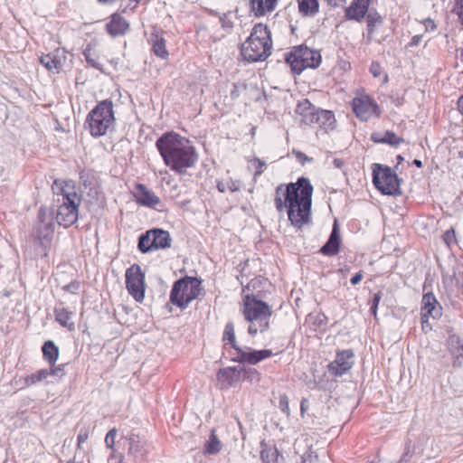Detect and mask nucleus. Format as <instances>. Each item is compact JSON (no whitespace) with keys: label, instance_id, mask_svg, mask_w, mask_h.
<instances>
[{"label":"nucleus","instance_id":"37998d69","mask_svg":"<svg viewBox=\"0 0 463 463\" xmlns=\"http://www.w3.org/2000/svg\"><path fill=\"white\" fill-rule=\"evenodd\" d=\"M83 55L85 57V60L86 61L88 62L89 65H90L91 67L95 68V69H99V70H101V64L99 63L96 59H94L92 57V52H91V49L90 46H88L84 52H83Z\"/></svg>","mask_w":463,"mask_h":463},{"label":"nucleus","instance_id":"5701e85b","mask_svg":"<svg viewBox=\"0 0 463 463\" xmlns=\"http://www.w3.org/2000/svg\"><path fill=\"white\" fill-rule=\"evenodd\" d=\"M340 249V235L336 222H335L331 234L325 243L321 247L319 252L326 256H335L339 252Z\"/></svg>","mask_w":463,"mask_h":463},{"label":"nucleus","instance_id":"8fccbe9b","mask_svg":"<svg viewBox=\"0 0 463 463\" xmlns=\"http://www.w3.org/2000/svg\"><path fill=\"white\" fill-rule=\"evenodd\" d=\"M455 12L463 24V0H456Z\"/></svg>","mask_w":463,"mask_h":463},{"label":"nucleus","instance_id":"c756f323","mask_svg":"<svg viewBox=\"0 0 463 463\" xmlns=\"http://www.w3.org/2000/svg\"><path fill=\"white\" fill-rule=\"evenodd\" d=\"M367 41L371 42L373 33L383 24V18L375 11L371 10L366 14Z\"/></svg>","mask_w":463,"mask_h":463},{"label":"nucleus","instance_id":"13d9d810","mask_svg":"<svg viewBox=\"0 0 463 463\" xmlns=\"http://www.w3.org/2000/svg\"><path fill=\"white\" fill-rule=\"evenodd\" d=\"M363 271H359L351 278V284L357 285L363 279Z\"/></svg>","mask_w":463,"mask_h":463},{"label":"nucleus","instance_id":"423d86ee","mask_svg":"<svg viewBox=\"0 0 463 463\" xmlns=\"http://www.w3.org/2000/svg\"><path fill=\"white\" fill-rule=\"evenodd\" d=\"M115 121L113 102L105 99L97 104L87 116L86 124L93 137L104 136Z\"/></svg>","mask_w":463,"mask_h":463},{"label":"nucleus","instance_id":"79ce46f5","mask_svg":"<svg viewBox=\"0 0 463 463\" xmlns=\"http://www.w3.org/2000/svg\"><path fill=\"white\" fill-rule=\"evenodd\" d=\"M117 434H118L117 429L113 428L109 430V432L107 433V435L105 437V444H106L107 448L110 449L112 450L111 453L114 452L115 454H117L116 450L114 449Z\"/></svg>","mask_w":463,"mask_h":463},{"label":"nucleus","instance_id":"7c9ffc66","mask_svg":"<svg viewBox=\"0 0 463 463\" xmlns=\"http://www.w3.org/2000/svg\"><path fill=\"white\" fill-rule=\"evenodd\" d=\"M335 122V115L330 110L320 109L316 114L314 125L319 128H332Z\"/></svg>","mask_w":463,"mask_h":463},{"label":"nucleus","instance_id":"e433bc0d","mask_svg":"<svg viewBox=\"0 0 463 463\" xmlns=\"http://www.w3.org/2000/svg\"><path fill=\"white\" fill-rule=\"evenodd\" d=\"M222 340L227 341L235 351H237V348H240L236 343L234 325L232 322H228L225 325Z\"/></svg>","mask_w":463,"mask_h":463},{"label":"nucleus","instance_id":"4be33fe9","mask_svg":"<svg viewBox=\"0 0 463 463\" xmlns=\"http://www.w3.org/2000/svg\"><path fill=\"white\" fill-rule=\"evenodd\" d=\"M129 28L127 20L119 14H113L109 22L106 24V30L112 37L124 35Z\"/></svg>","mask_w":463,"mask_h":463},{"label":"nucleus","instance_id":"39448f33","mask_svg":"<svg viewBox=\"0 0 463 463\" xmlns=\"http://www.w3.org/2000/svg\"><path fill=\"white\" fill-rule=\"evenodd\" d=\"M242 313L245 320L250 323V335H255L258 332L262 333L269 328V317L272 315L271 307L255 295L249 294L244 297Z\"/></svg>","mask_w":463,"mask_h":463},{"label":"nucleus","instance_id":"0eeeda50","mask_svg":"<svg viewBox=\"0 0 463 463\" xmlns=\"http://www.w3.org/2000/svg\"><path fill=\"white\" fill-rule=\"evenodd\" d=\"M201 281L194 277H184L176 280L170 292V301L178 307L184 309L201 294Z\"/></svg>","mask_w":463,"mask_h":463},{"label":"nucleus","instance_id":"864d4df0","mask_svg":"<svg viewBox=\"0 0 463 463\" xmlns=\"http://www.w3.org/2000/svg\"><path fill=\"white\" fill-rule=\"evenodd\" d=\"M294 154L298 160L302 164L305 165L306 162H311L312 158L308 157L306 154L300 151H294Z\"/></svg>","mask_w":463,"mask_h":463},{"label":"nucleus","instance_id":"69168bd1","mask_svg":"<svg viewBox=\"0 0 463 463\" xmlns=\"http://www.w3.org/2000/svg\"><path fill=\"white\" fill-rule=\"evenodd\" d=\"M412 164L419 168L422 167V162L420 159H414Z\"/></svg>","mask_w":463,"mask_h":463},{"label":"nucleus","instance_id":"72a5a7b5","mask_svg":"<svg viewBox=\"0 0 463 463\" xmlns=\"http://www.w3.org/2000/svg\"><path fill=\"white\" fill-rule=\"evenodd\" d=\"M372 140L375 143L389 144L392 146H399L403 139L399 137L394 132L386 131L382 137H378V134L372 135Z\"/></svg>","mask_w":463,"mask_h":463},{"label":"nucleus","instance_id":"aec40b11","mask_svg":"<svg viewBox=\"0 0 463 463\" xmlns=\"http://www.w3.org/2000/svg\"><path fill=\"white\" fill-rule=\"evenodd\" d=\"M153 52L159 58L166 59L169 55L166 49V42L163 36V31L154 28L149 38Z\"/></svg>","mask_w":463,"mask_h":463},{"label":"nucleus","instance_id":"09e8293b","mask_svg":"<svg viewBox=\"0 0 463 463\" xmlns=\"http://www.w3.org/2000/svg\"><path fill=\"white\" fill-rule=\"evenodd\" d=\"M65 291H68L72 294H77L80 289V283L77 281H72L63 287Z\"/></svg>","mask_w":463,"mask_h":463},{"label":"nucleus","instance_id":"58836bf2","mask_svg":"<svg viewBox=\"0 0 463 463\" xmlns=\"http://www.w3.org/2000/svg\"><path fill=\"white\" fill-rule=\"evenodd\" d=\"M448 347L450 353H457L463 351V344L459 335L456 334L449 335L448 338Z\"/></svg>","mask_w":463,"mask_h":463},{"label":"nucleus","instance_id":"4468645a","mask_svg":"<svg viewBox=\"0 0 463 463\" xmlns=\"http://www.w3.org/2000/svg\"><path fill=\"white\" fill-rule=\"evenodd\" d=\"M272 351L269 349L254 350L250 347L237 348L236 355L232 361L240 364L248 363L250 364H256L259 362L272 356Z\"/></svg>","mask_w":463,"mask_h":463},{"label":"nucleus","instance_id":"e2e57ef3","mask_svg":"<svg viewBox=\"0 0 463 463\" xmlns=\"http://www.w3.org/2000/svg\"><path fill=\"white\" fill-rule=\"evenodd\" d=\"M231 96L232 99H236L239 97V85L233 84L232 90H231Z\"/></svg>","mask_w":463,"mask_h":463},{"label":"nucleus","instance_id":"680f3d73","mask_svg":"<svg viewBox=\"0 0 463 463\" xmlns=\"http://www.w3.org/2000/svg\"><path fill=\"white\" fill-rule=\"evenodd\" d=\"M421 40H422V35H414V36L411 38V42H410L409 45H410L411 47L417 46V45H419V44H420V43L421 42Z\"/></svg>","mask_w":463,"mask_h":463},{"label":"nucleus","instance_id":"ddd939ff","mask_svg":"<svg viewBox=\"0 0 463 463\" xmlns=\"http://www.w3.org/2000/svg\"><path fill=\"white\" fill-rule=\"evenodd\" d=\"M354 354L351 349L338 351L335 358L331 362L327 368L328 373L334 377H341L348 373L353 367Z\"/></svg>","mask_w":463,"mask_h":463},{"label":"nucleus","instance_id":"f03ea898","mask_svg":"<svg viewBox=\"0 0 463 463\" xmlns=\"http://www.w3.org/2000/svg\"><path fill=\"white\" fill-rule=\"evenodd\" d=\"M156 146L165 165L180 175L193 167L198 159L191 142L175 132L163 134L156 140Z\"/></svg>","mask_w":463,"mask_h":463},{"label":"nucleus","instance_id":"ea45409f","mask_svg":"<svg viewBox=\"0 0 463 463\" xmlns=\"http://www.w3.org/2000/svg\"><path fill=\"white\" fill-rule=\"evenodd\" d=\"M231 15H232L231 11L224 13L222 15H219V20H220L222 28L226 33H231L234 26V23H233Z\"/></svg>","mask_w":463,"mask_h":463},{"label":"nucleus","instance_id":"c9c22d12","mask_svg":"<svg viewBox=\"0 0 463 463\" xmlns=\"http://www.w3.org/2000/svg\"><path fill=\"white\" fill-rule=\"evenodd\" d=\"M151 230L146 232L145 233L141 234L138 239V250L143 252L146 253L153 250V237H152Z\"/></svg>","mask_w":463,"mask_h":463},{"label":"nucleus","instance_id":"a19ab883","mask_svg":"<svg viewBox=\"0 0 463 463\" xmlns=\"http://www.w3.org/2000/svg\"><path fill=\"white\" fill-rule=\"evenodd\" d=\"M240 371L242 373L243 380L250 382H259L260 380V373L254 368H243L240 369Z\"/></svg>","mask_w":463,"mask_h":463},{"label":"nucleus","instance_id":"f8f14e48","mask_svg":"<svg viewBox=\"0 0 463 463\" xmlns=\"http://www.w3.org/2000/svg\"><path fill=\"white\" fill-rule=\"evenodd\" d=\"M46 209L41 208L39 211V223L35 226L33 232L34 244L37 246V253L46 256V248L50 242L52 234V225L45 221Z\"/></svg>","mask_w":463,"mask_h":463},{"label":"nucleus","instance_id":"774afa93","mask_svg":"<svg viewBox=\"0 0 463 463\" xmlns=\"http://www.w3.org/2000/svg\"><path fill=\"white\" fill-rule=\"evenodd\" d=\"M334 164L336 167H341L342 161L340 159H335Z\"/></svg>","mask_w":463,"mask_h":463},{"label":"nucleus","instance_id":"a18cd8bd","mask_svg":"<svg viewBox=\"0 0 463 463\" xmlns=\"http://www.w3.org/2000/svg\"><path fill=\"white\" fill-rule=\"evenodd\" d=\"M279 409L286 413L289 414V406H288V398L286 394H282L279 396Z\"/></svg>","mask_w":463,"mask_h":463},{"label":"nucleus","instance_id":"f3484780","mask_svg":"<svg viewBox=\"0 0 463 463\" xmlns=\"http://www.w3.org/2000/svg\"><path fill=\"white\" fill-rule=\"evenodd\" d=\"M135 197L137 203L142 206L156 209L157 205L161 204L160 198L143 184L136 185Z\"/></svg>","mask_w":463,"mask_h":463},{"label":"nucleus","instance_id":"338daca9","mask_svg":"<svg viewBox=\"0 0 463 463\" xmlns=\"http://www.w3.org/2000/svg\"><path fill=\"white\" fill-rule=\"evenodd\" d=\"M209 14H210V15H213V16H216V17H218V18H219V15H222V14H220V13H218V12H217V11H215V10H210V11H209Z\"/></svg>","mask_w":463,"mask_h":463},{"label":"nucleus","instance_id":"4c0bfd02","mask_svg":"<svg viewBox=\"0 0 463 463\" xmlns=\"http://www.w3.org/2000/svg\"><path fill=\"white\" fill-rule=\"evenodd\" d=\"M217 189L221 193H225L227 190L231 192H237L241 189V183L238 180L229 179L226 182L219 181L217 183Z\"/></svg>","mask_w":463,"mask_h":463},{"label":"nucleus","instance_id":"c03bdc74","mask_svg":"<svg viewBox=\"0 0 463 463\" xmlns=\"http://www.w3.org/2000/svg\"><path fill=\"white\" fill-rule=\"evenodd\" d=\"M381 299H382L381 292L374 294L373 297L370 309H371V313L373 315L374 317H376L377 308H378V305H379Z\"/></svg>","mask_w":463,"mask_h":463},{"label":"nucleus","instance_id":"2f4dec72","mask_svg":"<svg viewBox=\"0 0 463 463\" xmlns=\"http://www.w3.org/2000/svg\"><path fill=\"white\" fill-rule=\"evenodd\" d=\"M42 350L44 359L50 364L52 368H54L59 356L58 346L52 340H48L43 344Z\"/></svg>","mask_w":463,"mask_h":463},{"label":"nucleus","instance_id":"49530a36","mask_svg":"<svg viewBox=\"0 0 463 463\" xmlns=\"http://www.w3.org/2000/svg\"><path fill=\"white\" fill-rule=\"evenodd\" d=\"M453 356V366L461 367L463 364V351H458L457 353H450Z\"/></svg>","mask_w":463,"mask_h":463},{"label":"nucleus","instance_id":"1a4fd4ad","mask_svg":"<svg viewBox=\"0 0 463 463\" xmlns=\"http://www.w3.org/2000/svg\"><path fill=\"white\" fill-rule=\"evenodd\" d=\"M124 446L128 447L126 455L121 453H110L108 461L109 463H137L141 460L146 453L145 449L146 441L134 432L122 437Z\"/></svg>","mask_w":463,"mask_h":463},{"label":"nucleus","instance_id":"dca6fc26","mask_svg":"<svg viewBox=\"0 0 463 463\" xmlns=\"http://www.w3.org/2000/svg\"><path fill=\"white\" fill-rule=\"evenodd\" d=\"M67 61L66 52L63 49L57 48L52 52L42 55L40 62L50 72L60 73Z\"/></svg>","mask_w":463,"mask_h":463},{"label":"nucleus","instance_id":"412c9836","mask_svg":"<svg viewBox=\"0 0 463 463\" xmlns=\"http://www.w3.org/2000/svg\"><path fill=\"white\" fill-rule=\"evenodd\" d=\"M421 315L423 317L438 318L441 316V307L432 293H426L422 298Z\"/></svg>","mask_w":463,"mask_h":463},{"label":"nucleus","instance_id":"473e14b6","mask_svg":"<svg viewBox=\"0 0 463 463\" xmlns=\"http://www.w3.org/2000/svg\"><path fill=\"white\" fill-rule=\"evenodd\" d=\"M299 12L306 16H315L319 11L318 0H298Z\"/></svg>","mask_w":463,"mask_h":463},{"label":"nucleus","instance_id":"f257e3e1","mask_svg":"<svg viewBox=\"0 0 463 463\" xmlns=\"http://www.w3.org/2000/svg\"><path fill=\"white\" fill-rule=\"evenodd\" d=\"M313 185L307 177H298L297 182L279 184L275 189L276 210L287 211L288 221L296 228H302L311 221Z\"/></svg>","mask_w":463,"mask_h":463},{"label":"nucleus","instance_id":"6e6552de","mask_svg":"<svg viewBox=\"0 0 463 463\" xmlns=\"http://www.w3.org/2000/svg\"><path fill=\"white\" fill-rule=\"evenodd\" d=\"M285 61L293 72L300 74L307 68H317L321 63V54L317 50L309 49L305 45H298L293 47L289 52L285 53Z\"/></svg>","mask_w":463,"mask_h":463},{"label":"nucleus","instance_id":"052dcab7","mask_svg":"<svg viewBox=\"0 0 463 463\" xmlns=\"http://www.w3.org/2000/svg\"><path fill=\"white\" fill-rule=\"evenodd\" d=\"M309 408L308 400L307 398H303L300 402V412L303 415Z\"/></svg>","mask_w":463,"mask_h":463},{"label":"nucleus","instance_id":"a211bd4d","mask_svg":"<svg viewBox=\"0 0 463 463\" xmlns=\"http://www.w3.org/2000/svg\"><path fill=\"white\" fill-rule=\"evenodd\" d=\"M372 0H353L350 6L345 9V17L348 20L361 22L368 14Z\"/></svg>","mask_w":463,"mask_h":463},{"label":"nucleus","instance_id":"cd10ccee","mask_svg":"<svg viewBox=\"0 0 463 463\" xmlns=\"http://www.w3.org/2000/svg\"><path fill=\"white\" fill-rule=\"evenodd\" d=\"M151 233L153 234V250L166 249L171 246L172 239L167 231L156 228L151 230Z\"/></svg>","mask_w":463,"mask_h":463},{"label":"nucleus","instance_id":"a878e982","mask_svg":"<svg viewBox=\"0 0 463 463\" xmlns=\"http://www.w3.org/2000/svg\"><path fill=\"white\" fill-rule=\"evenodd\" d=\"M278 0H250L251 11L258 17L272 12L277 5Z\"/></svg>","mask_w":463,"mask_h":463},{"label":"nucleus","instance_id":"3c124183","mask_svg":"<svg viewBox=\"0 0 463 463\" xmlns=\"http://www.w3.org/2000/svg\"><path fill=\"white\" fill-rule=\"evenodd\" d=\"M89 432L87 430H81L78 435V448H81V445L88 439Z\"/></svg>","mask_w":463,"mask_h":463},{"label":"nucleus","instance_id":"7ed1b4c3","mask_svg":"<svg viewBox=\"0 0 463 463\" xmlns=\"http://www.w3.org/2000/svg\"><path fill=\"white\" fill-rule=\"evenodd\" d=\"M52 189L58 196L56 202V221L59 225L70 227L74 224L79 217V206L81 197L75 191V186L69 182L55 180Z\"/></svg>","mask_w":463,"mask_h":463},{"label":"nucleus","instance_id":"603ef678","mask_svg":"<svg viewBox=\"0 0 463 463\" xmlns=\"http://www.w3.org/2000/svg\"><path fill=\"white\" fill-rule=\"evenodd\" d=\"M411 457V445L407 443L405 446V450L400 459V463L408 462Z\"/></svg>","mask_w":463,"mask_h":463},{"label":"nucleus","instance_id":"393cba45","mask_svg":"<svg viewBox=\"0 0 463 463\" xmlns=\"http://www.w3.org/2000/svg\"><path fill=\"white\" fill-rule=\"evenodd\" d=\"M54 316L56 321L63 327H66L70 331L75 329V324L72 321L74 313L68 310L67 308L59 306L54 308Z\"/></svg>","mask_w":463,"mask_h":463},{"label":"nucleus","instance_id":"2eb2a0df","mask_svg":"<svg viewBox=\"0 0 463 463\" xmlns=\"http://www.w3.org/2000/svg\"><path fill=\"white\" fill-rule=\"evenodd\" d=\"M378 106L368 96L354 98L353 99V110L356 117L363 121H367L373 116H378Z\"/></svg>","mask_w":463,"mask_h":463},{"label":"nucleus","instance_id":"6ab92c4d","mask_svg":"<svg viewBox=\"0 0 463 463\" xmlns=\"http://www.w3.org/2000/svg\"><path fill=\"white\" fill-rule=\"evenodd\" d=\"M319 109L316 108L307 99L298 102L296 108V113L301 117V122L305 125H314L317 112Z\"/></svg>","mask_w":463,"mask_h":463},{"label":"nucleus","instance_id":"4d7b16f0","mask_svg":"<svg viewBox=\"0 0 463 463\" xmlns=\"http://www.w3.org/2000/svg\"><path fill=\"white\" fill-rule=\"evenodd\" d=\"M428 318L429 317H423V315H421V327L425 333H428L431 330V326L429 323Z\"/></svg>","mask_w":463,"mask_h":463},{"label":"nucleus","instance_id":"f704fd0d","mask_svg":"<svg viewBox=\"0 0 463 463\" xmlns=\"http://www.w3.org/2000/svg\"><path fill=\"white\" fill-rule=\"evenodd\" d=\"M222 449V444L215 430H212L209 439L204 444L203 454L215 455Z\"/></svg>","mask_w":463,"mask_h":463},{"label":"nucleus","instance_id":"bb28decb","mask_svg":"<svg viewBox=\"0 0 463 463\" xmlns=\"http://www.w3.org/2000/svg\"><path fill=\"white\" fill-rule=\"evenodd\" d=\"M60 372H62L61 367H54L50 369H41L34 373L27 375L24 378V383L26 386H31L36 384L43 380H45L50 375L58 374Z\"/></svg>","mask_w":463,"mask_h":463},{"label":"nucleus","instance_id":"0e129e2a","mask_svg":"<svg viewBox=\"0 0 463 463\" xmlns=\"http://www.w3.org/2000/svg\"><path fill=\"white\" fill-rule=\"evenodd\" d=\"M458 110L463 114V95L458 100Z\"/></svg>","mask_w":463,"mask_h":463},{"label":"nucleus","instance_id":"9d476101","mask_svg":"<svg viewBox=\"0 0 463 463\" xmlns=\"http://www.w3.org/2000/svg\"><path fill=\"white\" fill-rule=\"evenodd\" d=\"M373 183L374 186L383 194L399 195L400 179L390 166L381 164L373 165Z\"/></svg>","mask_w":463,"mask_h":463},{"label":"nucleus","instance_id":"de8ad7c7","mask_svg":"<svg viewBox=\"0 0 463 463\" xmlns=\"http://www.w3.org/2000/svg\"><path fill=\"white\" fill-rule=\"evenodd\" d=\"M369 70L374 78H378L382 74V67L377 61H373Z\"/></svg>","mask_w":463,"mask_h":463},{"label":"nucleus","instance_id":"5fc2aeb1","mask_svg":"<svg viewBox=\"0 0 463 463\" xmlns=\"http://www.w3.org/2000/svg\"><path fill=\"white\" fill-rule=\"evenodd\" d=\"M254 161L258 164L254 174V178H256L263 173V166L265 165V162L261 161L260 158H255Z\"/></svg>","mask_w":463,"mask_h":463},{"label":"nucleus","instance_id":"b1692460","mask_svg":"<svg viewBox=\"0 0 463 463\" xmlns=\"http://www.w3.org/2000/svg\"><path fill=\"white\" fill-rule=\"evenodd\" d=\"M283 456L275 446H269L265 440L260 442V459L262 463H280Z\"/></svg>","mask_w":463,"mask_h":463},{"label":"nucleus","instance_id":"6e6d98bb","mask_svg":"<svg viewBox=\"0 0 463 463\" xmlns=\"http://www.w3.org/2000/svg\"><path fill=\"white\" fill-rule=\"evenodd\" d=\"M455 239V232L453 230H449L444 233V241L449 244Z\"/></svg>","mask_w":463,"mask_h":463},{"label":"nucleus","instance_id":"9b49d317","mask_svg":"<svg viewBox=\"0 0 463 463\" xmlns=\"http://www.w3.org/2000/svg\"><path fill=\"white\" fill-rule=\"evenodd\" d=\"M126 288L128 293L137 302H142L145 298V273L138 264L131 265L126 270Z\"/></svg>","mask_w":463,"mask_h":463},{"label":"nucleus","instance_id":"20e7f679","mask_svg":"<svg viewBox=\"0 0 463 463\" xmlns=\"http://www.w3.org/2000/svg\"><path fill=\"white\" fill-rule=\"evenodd\" d=\"M272 40L267 25L256 24L250 36L241 44V55L248 62L265 61L271 53Z\"/></svg>","mask_w":463,"mask_h":463},{"label":"nucleus","instance_id":"c85d7f7f","mask_svg":"<svg viewBox=\"0 0 463 463\" xmlns=\"http://www.w3.org/2000/svg\"><path fill=\"white\" fill-rule=\"evenodd\" d=\"M241 377V371L237 367H226L220 369L217 373V378L220 382L225 383V387H230L234 384Z\"/></svg>","mask_w":463,"mask_h":463},{"label":"nucleus","instance_id":"bf43d9fd","mask_svg":"<svg viewBox=\"0 0 463 463\" xmlns=\"http://www.w3.org/2000/svg\"><path fill=\"white\" fill-rule=\"evenodd\" d=\"M329 5L333 6V7H339V6H343L345 3H346V0H325Z\"/></svg>","mask_w":463,"mask_h":463}]
</instances>
